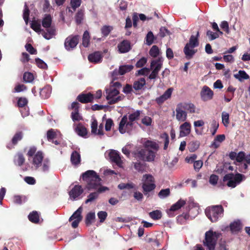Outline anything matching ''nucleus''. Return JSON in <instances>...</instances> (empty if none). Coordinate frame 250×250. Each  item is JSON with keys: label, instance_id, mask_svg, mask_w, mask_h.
Segmentation results:
<instances>
[{"label": "nucleus", "instance_id": "1", "mask_svg": "<svg viewBox=\"0 0 250 250\" xmlns=\"http://www.w3.org/2000/svg\"><path fill=\"white\" fill-rule=\"evenodd\" d=\"M83 180L85 183V188L88 191L95 190L90 193L85 201V204L92 203L97 200L100 193L108 190L107 187L101 185V179L97 173L92 170H89L82 175Z\"/></svg>", "mask_w": 250, "mask_h": 250}, {"label": "nucleus", "instance_id": "2", "mask_svg": "<svg viewBox=\"0 0 250 250\" xmlns=\"http://www.w3.org/2000/svg\"><path fill=\"white\" fill-rule=\"evenodd\" d=\"M229 157L230 159L234 160V164L236 168L242 173H246L249 166L250 165V154H246L243 151H240L238 153L235 152L229 153Z\"/></svg>", "mask_w": 250, "mask_h": 250}, {"label": "nucleus", "instance_id": "3", "mask_svg": "<svg viewBox=\"0 0 250 250\" xmlns=\"http://www.w3.org/2000/svg\"><path fill=\"white\" fill-rule=\"evenodd\" d=\"M140 115V111L137 110L134 113L130 114L128 118L126 116H124L119 124V130L122 134L125 133L126 131H129L132 128L133 122L138 119Z\"/></svg>", "mask_w": 250, "mask_h": 250}, {"label": "nucleus", "instance_id": "4", "mask_svg": "<svg viewBox=\"0 0 250 250\" xmlns=\"http://www.w3.org/2000/svg\"><path fill=\"white\" fill-rule=\"evenodd\" d=\"M52 17L49 15H45L42 20V26L45 28L43 31L42 36L46 40H50L56 35V29L51 26Z\"/></svg>", "mask_w": 250, "mask_h": 250}, {"label": "nucleus", "instance_id": "5", "mask_svg": "<svg viewBox=\"0 0 250 250\" xmlns=\"http://www.w3.org/2000/svg\"><path fill=\"white\" fill-rule=\"evenodd\" d=\"M205 213L212 222H215L223 216L224 209L221 205L212 206L206 209Z\"/></svg>", "mask_w": 250, "mask_h": 250}, {"label": "nucleus", "instance_id": "6", "mask_svg": "<svg viewBox=\"0 0 250 250\" xmlns=\"http://www.w3.org/2000/svg\"><path fill=\"white\" fill-rule=\"evenodd\" d=\"M132 154L137 159L144 161L152 162L155 157V153L153 151L139 147L137 148Z\"/></svg>", "mask_w": 250, "mask_h": 250}, {"label": "nucleus", "instance_id": "7", "mask_svg": "<svg viewBox=\"0 0 250 250\" xmlns=\"http://www.w3.org/2000/svg\"><path fill=\"white\" fill-rule=\"evenodd\" d=\"M199 32H197L196 35H191L189 42L186 44L184 47V52L186 57L189 59L191 58L196 52L194 48L199 45Z\"/></svg>", "mask_w": 250, "mask_h": 250}, {"label": "nucleus", "instance_id": "8", "mask_svg": "<svg viewBox=\"0 0 250 250\" xmlns=\"http://www.w3.org/2000/svg\"><path fill=\"white\" fill-rule=\"evenodd\" d=\"M219 236L220 233L218 232L213 231L211 229L207 231L203 241L204 246L207 247L208 250H214Z\"/></svg>", "mask_w": 250, "mask_h": 250}, {"label": "nucleus", "instance_id": "9", "mask_svg": "<svg viewBox=\"0 0 250 250\" xmlns=\"http://www.w3.org/2000/svg\"><path fill=\"white\" fill-rule=\"evenodd\" d=\"M244 177V175L240 173H237L235 175L232 173H229L226 174L224 177L223 181L227 182V185L228 187L234 188L242 182L243 178Z\"/></svg>", "mask_w": 250, "mask_h": 250}, {"label": "nucleus", "instance_id": "10", "mask_svg": "<svg viewBox=\"0 0 250 250\" xmlns=\"http://www.w3.org/2000/svg\"><path fill=\"white\" fill-rule=\"evenodd\" d=\"M106 98L110 104H114L122 100L120 96H118L119 90L114 87L110 86L105 90Z\"/></svg>", "mask_w": 250, "mask_h": 250}, {"label": "nucleus", "instance_id": "11", "mask_svg": "<svg viewBox=\"0 0 250 250\" xmlns=\"http://www.w3.org/2000/svg\"><path fill=\"white\" fill-rule=\"evenodd\" d=\"M142 180V188L145 192H150L155 188L154 178L151 175H144Z\"/></svg>", "mask_w": 250, "mask_h": 250}, {"label": "nucleus", "instance_id": "12", "mask_svg": "<svg viewBox=\"0 0 250 250\" xmlns=\"http://www.w3.org/2000/svg\"><path fill=\"white\" fill-rule=\"evenodd\" d=\"M162 65V62L160 59L153 60L150 64V67L152 70L149 76V79H155L160 70Z\"/></svg>", "mask_w": 250, "mask_h": 250}, {"label": "nucleus", "instance_id": "13", "mask_svg": "<svg viewBox=\"0 0 250 250\" xmlns=\"http://www.w3.org/2000/svg\"><path fill=\"white\" fill-rule=\"evenodd\" d=\"M105 155L111 161L116 163L119 167H122L123 162L118 151L112 149L109 151H106Z\"/></svg>", "mask_w": 250, "mask_h": 250}, {"label": "nucleus", "instance_id": "14", "mask_svg": "<svg viewBox=\"0 0 250 250\" xmlns=\"http://www.w3.org/2000/svg\"><path fill=\"white\" fill-rule=\"evenodd\" d=\"M83 208L82 207H80L78 209L75 211L72 216L69 218V221H71L74 220L71 224L72 227L73 228H76L78 226L80 222L82 219V216L81 215Z\"/></svg>", "mask_w": 250, "mask_h": 250}, {"label": "nucleus", "instance_id": "15", "mask_svg": "<svg viewBox=\"0 0 250 250\" xmlns=\"http://www.w3.org/2000/svg\"><path fill=\"white\" fill-rule=\"evenodd\" d=\"M83 192V189L81 186L75 185L69 192L70 198L72 200H77L81 197V195Z\"/></svg>", "mask_w": 250, "mask_h": 250}, {"label": "nucleus", "instance_id": "16", "mask_svg": "<svg viewBox=\"0 0 250 250\" xmlns=\"http://www.w3.org/2000/svg\"><path fill=\"white\" fill-rule=\"evenodd\" d=\"M78 41L79 37L77 36L67 37L64 42L65 49L68 51L72 50L78 44Z\"/></svg>", "mask_w": 250, "mask_h": 250}, {"label": "nucleus", "instance_id": "17", "mask_svg": "<svg viewBox=\"0 0 250 250\" xmlns=\"http://www.w3.org/2000/svg\"><path fill=\"white\" fill-rule=\"evenodd\" d=\"M44 159L42 152L38 151L34 156L31 158H29L28 160L31 163L32 167L36 169L37 167H39V165L41 164V162L43 161Z\"/></svg>", "mask_w": 250, "mask_h": 250}, {"label": "nucleus", "instance_id": "18", "mask_svg": "<svg viewBox=\"0 0 250 250\" xmlns=\"http://www.w3.org/2000/svg\"><path fill=\"white\" fill-rule=\"evenodd\" d=\"M79 104L77 102H74L71 105V109L73 111L71 113V118L74 122L82 120V117L79 113Z\"/></svg>", "mask_w": 250, "mask_h": 250}, {"label": "nucleus", "instance_id": "19", "mask_svg": "<svg viewBox=\"0 0 250 250\" xmlns=\"http://www.w3.org/2000/svg\"><path fill=\"white\" fill-rule=\"evenodd\" d=\"M51 162L48 158H44L43 161L41 162L39 167H37L36 170L44 173H48L50 169Z\"/></svg>", "mask_w": 250, "mask_h": 250}, {"label": "nucleus", "instance_id": "20", "mask_svg": "<svg viewBox=\"0 0 250 250\" xmlns=\"http://www.w3.org/2000/svg\"><path fill=\"white\" fill-rule=\"evenodd\" d=\"M144 146L147 148V150H152L155 153L158 151L159 149V146L156 142L146 139H144V141L142 142Z\"/></svg>", "mask_w": 250, "mask_h": 250}, {"label": "nucleus", "instance_id": "21", "mask_svg": "<svg viewBox=\"0 0 250 250\" xmlns=\"http://www.w3.org/2000/svg\"><path fill=\"white\" fill-rule=\"evenodd\" d=\"M213 95V91L207 86H204L201 92L202 99L204 101L211 100Z\"/></svg>", "mask_w": 250, "mask_h": 250}, {"label": "nucleus", "instance_id": "22", "mask_svg": "<svg viewBox=\"0 0 250 250\" xmlns=\"http://www.w3.org/2000/svg\"><path fill=\"white\" fill-rule=\"evenodd\" d=\"M172 91V88H169L167 89L162 95L156 99V102L157 103L159 104H161L170 98L171 97Z\"/></svg>", "mask_w": 250, "mask_h": 250}, {"label": "nucleus", "instance_id": "23", "mask_svg": "<svg viewBox=\"0 0 250 250\" xmlns=\"http://www.w3.org/2000/svg\"><path fill=\"white\" fill-rule=\"evenodd\" d=\"M181 137H185L188 135L190 133L191 125L188 122H185L180 126Z\"/></svg>", "mask_w": 250, "mask_h": 250}, {"label": "nucleus", "instance_id": "24", "mask_svg": "<svg viewBox=\"0 0 250 250\" xmlns=\"http://www.w3.org/2000/svg\"><path fill=\"white\" fill-rule=\"evenodd\" d=\"M94 98L93 95L90 93L81 94L77 97V100L82 103L91 102Z\"/></svg>", "mask_w": 250, "mask_h": 250}, {"label": "nucleus", "instance_id": "25", "mask_svg": "<svg viewBox=\"0 0 250 250\" xmlns=\"http://www.w3.org/2000/svg\"><path fill=\"white\" fill-rule=\"evenodd\" d=\"M119 51L121 53H125L130 50V44L129 42L124 40L118 45Z\"/></svg>", "mask_w": 250, "mask_h": 250}, {"label": "nucleus", "instance_id": "26", "mask_svg": "<svg viewBox=\"0 0 250 250\" xmlns=\"http://www.w3.org/2000/svg\"><path fill=\"white\" fill-rule=\"evenodd\" d=\"M176 119L179 121L184 122L187 119V113L185 111L183 110L181 107H177L176 109Z\"/></svg>", "mask_w": 250, "mask_h": 250}, {"label": "nucleus", "instance_id": "27", "mask_svg": "<svg viewBox=\"0 0 250 250\" xmlns=\"http://www.w3.org/2000/svg\"><path fill=\"white\" fill-rule=\"evenodd\" d=\"M225 139V136L224 134L218 135H217L214 139L213 142L211 143V147L217 148H218L222 142H223Z\"/></svg>", "mask_w": 250, "mask_h": 250}, {"label": "nucleus", "instance_id": "28", "mask_svg": "<svg viewBox=\"0 0 250 250\" xmlns=\"http://www.w3.org/2000/svg\"><path fill=\"white\" fill-rule=\"evenodd\" d=\"M51 92V86L49 85H47L41 89L40 92V94L42 98L46 99L50 96Z\"/></svg>", "mask_w": 250, "mask_h": 250}, {"label": "nucleus", "instance_id": "29", "mask_svg": "<svg viewBox=\"0 0 250 250\" xmlns=\"http://www.w3.org/2000/svg\"><path fill=\"white\" fill-rule=\"evenodd\" d=\"M198 213V209L197 208H192L190 210L188 213H186L182 215L180 217H183L185 220L188 219L189 218L190 219L194 218L197 214Z\"/></svg>", "mask_w": 250, "mask_h": 250}, {"label": "nucleus", "instance_id": "30", "mask_svg": "<svg viewBox=\"0 0 250 250\" xmlns=\"http://www.w3.org/2000/svg\"><path fill=\"white\" fill-rule=\"evenodd\" d=\"M82 0H70L71 7H68L66 10L72 14L81 4Z\"/></svg>", "mask_w": 250, "mask_h": 250}, {"label": "nucleus", "instance_id": "31", "mask_svg": "<svg viewBox=\"0 0 250 250\" xmlns=\"http://www.w3.org/2000/svg\"><path fill=\"white\" fill-rule=\"evenodd\" d=\"M88 59L90 62L98 63L101 62L102 57L99 52H95L90 54Z\"/></svg>", "mask_w": 250, "mask_h": 250}, {"label": "nucleus", "instance_id": "32", "mask_svg": "<svg viewBox=\"0 0 250 250\" xmlns=\"http://www.w3.org/2000/svg\"><path fill=\"white\" fill-rule=\"evenodd\" d=\"M242 228L241 223L240 220L234 221L230 224V229L232 233H236L240 231Z\"/></svg>", "mask_w": 250, "mask_h": 250}, {"label": "nucleus", "instance_id": "33", "mask_svg": "<svg viewBox=\"0 0 250 250\" xmlns=\"http://www.w3.org/2000/svg\"><path fill=\"white\" fill-rule=\"evenodd\" d=\"M75 132L80 136L84 138L87 137V131L85 127L81 125H78L75 129Z\"/></svg>", "mask_w": 250, "mask_h": 250}, {"label": "nucleus", "instance_id": "34", "mask_svg": "<svg viewBox=\"0 0 250 250\" xmlns=\"http://www.w3.org/2000/svg\"><path fill=\"white\" fill-rule=\"evenodd\" d=\"M81 156L76 151H74L71 155V162L75 166H77L80 163Z\"/></svg>", "mask_w": 250, "mask_h": 250}, {"label": "nucleus", "instance_id": "35", "mask_svg": "<svg viewBox=\"0 0 250 250\" xmlns=\"http://www.w3.org/2000/svg\"><path fill=\"white\" fill-rule=\"evenodd\" d=\"M60 132L58 131H55L53 129H49L47 132V139L49 141H51L54 139L58 137V136H60Z\"/></svg>", "mask_w": 250, "mask_h": 250}, {"label": "nucleus", "instance_id": "36", "mask_svg": "<svg viewBox=\"0 0 250 250\" xmlns=\"http://www.w3.org/2000/svg\"><path fill=\"white\" fill-rule=\"evenodd\" d=\"M146 84V80L144 78H140L138 81H135L133 83V88L136 90H140Z\"/></svg>", "mask_w": 250, "mask_h": 250}, {"label": "nucleus", "instance_id": "37", "mask_svg": "<svg viewBox=\"0 0 250 250\" xmlns=\"http://www.w3.org/2000/svg\"><path fill=\"white\" fill-rule=\"evenodd\" d=\"M234 77L239 81L247 80L249 78V75L244 70H239L237 74L234 75Z\"/></svg>", "mask_w": 250, "mask_h": 250}, {"label": "nucleus", "instance_id": "38", "mask_svg": "<svg viewBox=\"0 0 250 250\" xmlns=\"http://www.w3.org/2000/svg\"><path fill=\"white\" fill-rule=\"evenodd\" d=\"M186 204V201L182 199H180L176 203L173 204L170 208V211H176L184 206Z\"/></svg>", "mask_w": 250, "mask_h": 250}, {"label": "nucleus", "instance_id": "39", "mask_svg": "<svg viewBox=\"0 0 250 250\" xmlns=\"http://www.w3.org/2000/svg\"><path fill=\"white\" fill-rule=\"evenodd\" d=\"M40 215L36 211H33L28 215L29 220L34 223H37L39 221Z\"/></svg>", "mask_w": 250, "mask_h": 250}, {"label": "nucleus", "instance_id": "40", "mask_svg": "<svg viewBox=\"0 0 250 250\" xmlns=\"http://www.w3.org/2000/svg\"><path fill=\"white\" fill-rule=\"evenodd\" d=\"M31 27L35 31L42 35L43 31H45L44 30L42 29L40 23L36 21L32 22Z\"/></svg>", "mask_w": 250, "mask_h": 250}, {"label": "nucleus", "instance_id": "41", "mask_svg": "<svg viewBox=\"0 0 250 250\" xmlns=\"http://www.w3.org/2000/svg\"><path fill=\"white\" fill-rule=\"evenodd\" d=\"M133 68L132 65H125L121 66L119 67V73L120 75H123L126 72L130 71Z\"/></svg>", "mask_w": 250, "mask_h": 250}, {"label": "nucleus", "instance_id": "42", "mask_svg": "<svg viewBox=\"0 0 250 250\" xmlns=\"http://www.w3.org/2000/svg\"><path fill=\"white\" fill-rule=\"evenodd\" d=\"M229 114L226 111H223L221 114L222 122L225 126L227 127L229 124Z\"/></svg>", "mask_w": 250, "mask_h": 250}, {"label": "nucleus", "instance_id": "43", "mask_svg": "<svg viewBox=\"0 0 250 250\" xmlns=\"http://www.w3.org/2000/svg\"><path fill=\"white\" fill-rule=\"evenodd\" d=\"M91 133L94 135H97L98 132V122L96 119L94 117H92L91 119Z\"/></svg>", "mask_w": 250, "mask_h": 250}, {"label": "nucleus", "instance_id": "44", "mask_svg": "<svg viewBox=\"0 0 250 250\" xmlns=\"http://www.w3.org/2000/svg\"><path fill=\"white\" fill-rule=\"evenodd\" d=\"M95 219V214L94 212H90L88 213L86 216L85 224L89 226L91 225Z\"/></svg>", "mask_w": 250, "mask_h": 250}, {"label": "nucleus", "instance_id": "45", "mask_svg": "<svg viewBox=\"0 0 250 250\" xmlns=\"http://www.w3.org/2000/svg\"><path fill=\"white\" fill-rule=\"evenodd\" d=\"M24 162V158L22 154L18 153L17 155L15 157L14 163L16 165L21 166L23 164Z\"/></svg>", "mask_w": 250, "mask_h": 250}, {"label": "nucleus", "instance_id": "46", "mask_svg": "<svg viewBox=\"0 0 250 250\" xmlns=\"http://www.w3.org/2000/svg\"><path fill=\"white\" fill-rule=\"evenodd\" d=\"M200 146V142L198 141H191L188 144L189 150L190 152H194Z\"/></svg>", "mask_w": 250, "mask_h": 250}, {"label": "nucleus", "instance_id": "47", "mask_svg": "<svg viewBox=\"0 0 250 250\" xmlns=\"http://www.w3.org/2000/svg\"><path fill=\"white\" fill-rule=\"evenodd\" d=\"M118 188L120 189H132L135 188V185L132 183H121L118 186Z\"/></svg>", "mask_w": 250, "mask_h": 250}, {"label": "nucleus", "instance_id": "48", "mask_svg": "<svg viewBox=\"0 0 250 250\" xmlns=\"http://www.w3.org/2000/svg\"><path fill=\"white\" fill-rule=\"evenodd\" d=\"M89 39H90V36L89 34L88 31H85L83 35V45L86 47L88 46L89 43Z\"/></svg>", "mask_w": 250, "mask_h": 250}, {"label": "nucleus", "instance_id": "49", "mask_svg": "<svg viewBox=\"0 0 250 250\" xmlns=\"http://www.w3.org/2000/svg\"><path fill=\"white\" fill-rule=\"evenodd\" d=\"M149 216L153 220H158L162 217V213L160 210H156L149 213Z\"/></svg>", "mask_w": 250, "mask_h": 250}, {"label": "nucleus", "instance_id": "50", "mask_svg": "<svg viewBox=\"0 0 250 250\" xmlns=\"http://www.w3.org/2000/svg\"><path fill=\"white\" fill-rule=\"evenodd\" d=\"M23 137V134L21 132H17L13 136L12 143L13 145H16L18 141L21 140Z\"/></svg>", "mask_w": 250, "mask_h": 250}, {"label": "nucleus", "instance_id": "51", "mask_svg": "<svg viewBox=\"0 0 250 250\" xmlns=\"http://www.w3.org/2000/svg\"><path fill=\"white\" fill-rule=\"evenodd\" d=\"M134 167L138 172H143L145 170V165L140 162L134 163Z\"/></svg>", "mask_w": 250, "mask_h": 250}, {"label": "nucleus", "instance_id": "52", "mask_svg": "<svg viewBox=\"0 0 250 250\" xmlns=\"http://www.w3.org/2000/svg\"><path fill=\"white\" fill-rule=\"evenodd\" d=\"M29 10L28 8L27 7L26 3H25L24 4V9L23 13V18L26 24H27L29 21Z\"/></svg>", "mask_w": 250, "mask_h": 250}, {"label": "nucleus", "instance_id": "53", "mask_svg": "<svg viewBox=\"0 0 250 250\" xmlns=\"http://www.w3.org/2000/svg\"><path fill=\"white\" fill-rule=\"evenodd\" d=\"M170 194V190L169 188L162 189L158 193L159 197L161 199H164L168 197Z\"/></svg>", "mask_w": 250, "mask_h": 250}, {"label": "nucleus", "instance_id": "54", "mask_svg": "<svg viewBox=\"0 0 250 250\" xmlns=\"http://www.w3.org/2000/svg\"><path fill=\"white\" fill-rule=\"evenodd\" d=\"M159 54V49L156 45H153L149 50V54L153 57H156Z\"/></svg>", "mask_w": 250, "mask_h": 250}, {"label": "nucleus", "instance_id": "55", "mask_svg": "<svg viewBox=\"0 0 250 250\" xmlns=\"http://www.w3.org/2000/svg\"><path fill=\"white\" fill-rule=\"evenodd\" d=\"M23 79L24 81L27 83H31L34 80V76L32 73L30 72H25Z\"/></svg>", "mask_w": 250, "mask_h": 250}, {"label": "nucleus", "instance_id": "56", "mask_svg": "<svg viewBox=\"0 0 250 250\" xmlns=\"http://www.w3.org/2000/svg\"><path fill=\"white\" fill-rule=\"evenodd\" d=\"M154 39V36L153 33L151 31L148 32L146 36V42L147 45H151L153 42Z\"/></svg>", "mask_w": 250, "mask_h": 250}, {"label": "nucleus", "instance_id": "57", "mask_svg": "<svg viewBox=\"0 0 250 250\" xmlns=\"http://www.w3.org/2000/svg\"><path fill=\"white\" fill-rule=\"evenodd\" d=\"M25 197L24 196L15 195L13 198V201L15 204H21L22 202H25Z\"/></svg>", "mask_w": 250, "mask_h": 250}, {"label": "nucleus", "instance_id": "58", "mask_svg": "<svg viewBox=\"0 0 250 250\" xmlns=\"http://www.w3.org/2000/svg\"><path fill=\"white\" fill-rule=\"evenodd\" d=\"M207 35L210 41L214 40L219 37L218 33L216 32H213L210 30L207 31Z\"/></svg>", "mask_w": 250, "mask_h": 250}, {"label": "nucleus", "instance_id": "59", "mask_svg": "<svg viewBox=\"0 0 250 250\" xmlns=\"http://www.w3.org/2000/svg\"><path fill=\"white\" fill-rule=\"evenodd\" d=\"M219 127V124L215 121H213L211 123L210 132L212 135H214Z\"/></svg>", "mask_w": 250, "mask_h": 250}, {"label": "nucleus", "instance_id": "60", "mask_svg": "<svg viewBox=\"0 0 250 250\" xmlns=\"http://www.w3.org/2000/svg\"><path fill=\"white\" fill-rule=\"evenodd\" d=\"M220 27L227 34H229L230 33V30H229V23L227 21H222L220 24Z\"/></svg>", "mask_w": 250, "mask_h": 250}, {"label": "nucleus", "instance_id": "61", "mask_svg": "<svg viewBox=\"0 0 250 250\" xmlns=\"http://www.w3.org/2000/svg\"><path fill=\"white\" fill-rule=\"evenodd\" d=\"M183 107L184 109L187 110L190 113L195 112V106L192 104H186L183 105Z\"/></svg>", "mask_w": 250, "mask_h": 250}, {"label": "nucleus", "instance_id": "62", "mask_svg": "<svg viewBox=\"0 0 250 250\" xmlns=\"http://www.w3.org/2000/svg\"><path fill=\"white\" fill-rule=\"evenodd\" d=\"M97 216L100 219V222H103L107 217V213L105 211H100L98 212Z\"/></svg>", "mask_w": 250, "mask_h": 250}, {"label": "nucleus", "instance_id": "63", "mask_svg": "<svg viewBox=\"0 0 250 250\" xmlns=\"http://www.w3.org/2000/svg\"><path fill=\"white\" fill-rule=\"evenodd\" d=\"M112 28L110 26H104L101 29L102 33L104 36H107L110 32Z\"/></svg>", "mask_w": 250, "mask_h": 250}, {"label": "nucleus", "instance_id": "64", "mask_svg": "<svg viewBox=\"0 0 250 250\" xmlns=\"http://www.w3.org/2000/svg\"><path fill=\"white\" fill-rule=\"evenodd\" d=\"M113 125V122L111 119H106L105 129L107 131H109L111 129L112 126Z\"/></svg>", "mask_w": 250, "mask_h": 250}]
</instances>
